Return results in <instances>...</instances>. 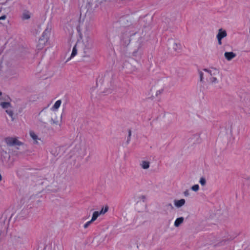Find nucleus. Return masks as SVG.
<instances>
[{
  "label": "nucleus",
  "mask_w": 250,
  "mask_h": 250,
  "mask_svg": "<svg viewBox=\"0 0 250 250\" xmlns=\"http://www.w3.org/2000/svg\"><path fill=\"white\" fill-rule=\"evenodd\" d=\"M138 18L135 12L126 14V34L127 35V51L129 54L136 56L144 42L150 39V32L147 29L138 30L137 21Z\"/></svg>",
  "instance_id": "f257e3e1"
},
{
  "label": "nucleus",
  "mask_w": 250,
  "mask_h": 250,
  "mask_svg": "<svg viewBox=\"0 0 250 250\" xmlns=\"http://www.w3.org/2000/svg\"><path fill=\"white\" fill-rule=\"evenodd\" d=\"M94 16L91 11L87 10L83 21L80 23L78 31L82 41H78L74 46L70 57L66 62L74 57L77 53L80 58H89L93 47V42L89 35L90 31L89 22L93 20Z\"/></svg>",
  "instance_id": "f03ea898"
},
{
  "label": "nucleus",
  "mask_w": 250,
  "mask_h": 250,
  "mask_svg": "<svg viewBox=\"0 0 250 250\" xmlns=\"http://www.w3.org/2000/svg\"><path fill=\"white\" fill-rule=\"evenodd\" d=\"M113 75L111 72H106L99 76L96 81V84L102 93L108 94L113 90Z\"/></svg>",
  "instance_id": "7ed1b4c3"
},
{
  "label": "nucleus",
  "mask_w": 250,
  "mask_h": 250,
  "mask_svg": "<svg viewBox=\"0 0 250 250\" xmlns=\"http://www.w3.org/2000/svg\"><path fill=\"white\" fill-rule=\"evenodd\" d=\"M6 144L5 146L8 151L13 156H19L20 153L18 151L19 146H23L24 143L20 141L17 137H7L4 140Z\"/></svg>",
  "instance_id": "20e7f679"
},
{
  "label": "nucleus",
  "mask_w": 250,
  "mask_h": 250,
  "mask_svg": "<svg viewBox=\"0 0 250 250\" xmlns=\"http://www.w3.org/2000/svg\"><path fill=\"white\" fill-rule=\"evenodd\" d=\"M52 19V13L50 12H46L43 17L42 22L39 26L41 30H43V32L41 38L45 39L47 41L51 29Z\"/></svg>",
  "instance_id": "39448f33"
},
{
  "label": "nucleus",
  "mask_w": 250,
  "mask_h": 250,
  "mask_svg": "<svg viewBox=\"0 0 250 250\" xmlns=\"http://www.w3.org/2000/svg\"><path fill=\"white\" fill-rule=\"evenodd\" d=\"M72 146L74 152L79 157H83L86 155L84 142L81 137H77L73 142Z\"/></svg>",
  "instance_id": "423d86ee"
},
{
  "label": "nucleus",
  "mask_w": 250,
  "mask_h": 250,
  "mask_svg": "<svg viewBox=\"0 0 250 250\" xmlns=\"http://www.w3.org/2000/svg\"><path fill=\"white\" fill-rule=\"evenodd\" d=\"M164 91V86L160 83H155L152 85L147 94V99L152 101L155 97L163 93Z\"/></svg>",
  "instance_id": "0eeeda50"
},
{
  "label": "nucleus",
  "mask_w": 250,
  "mask_h": 250,
  "mask_svg": "<svg viewBox=\"0 0 250 250\" xmlns=\"http://www.w3.org/2000/svg\"><path fill=\"white\" fill-rule=\"evenodd\" d=\"M10 154L5 146H2L0 147V159L2 162L7 163L8 166L11 167L13 166L12 162H9L10 159Z\"/></svg>",
  "instance_id": "6e6552de"
},
{
  "label": "nucleus",
  "mask_w": 250,
  "mask_h": 250,
  "mask_svg": "<svg viewBox=\"0 0 250 250\" xmlns=\"http://www.w3.org/2000/svg\"><path fill=\"white\" fill-rule=\"evenodd\" d=\"M203 70L209 74L210 76L209 82L211 84H214L218 83L217 78L221 75L220 71L218 69L215 68H212L211 69L205 68Z\"/></svg>",
  "instance_id": "1a4fd4ad"
},
{
  "label": "nucleus",
  "mask_w": 250,
  "mask_h": 250,
  "mask_svg": "<svg viewBox=\"0 0 250 250\" xmlns=\"http://www.w3.org/2000/svg\"><path fill=\"white\" fill-rule=\"evenodd\" d=\"M51 115H53V112L44 108L39 114L38 121L42 124H46L49 122Z\"/></svg>",
  "instance_id": "9d476101"
},
{
  "label": "nucleus",
  "mask_w": 250,
  "mask_h": 250,
  "mask_svg": "<svg viewBox=\"0 0 250 250\" xmlns=\"http://www.w3.org/2000/svg\"><path fill=\"white\" fill-rule=\"evenodd\" d=\"M12 216L8 217L6 215H2L0 219V230L1 232L6 230L9 226L10 219Z\"/></svg>",
  "instance_id": "9b49d317"
},
{
  "label": "nucleus",
  "mask_w": 250,
  "mask_h": 250,
  "mask_svg": "<svg viewBox=\"0 0 250 250\" xmlns=\"http://www.w3.org/2000/svg\"><path fill=\"white\" fill-rule=\"evenodd\" d=\"M29 134L30 137L33 140V144L36 145H41L44 144L43 139L40 137L33 130H30Z\"/></svg>",
  "instance_id": "f8f14e48"
},
{
  "label": "nucleus",
  "mask_w": 250,
  "mask_h": 250,
  "mask_svg": "<svg viewBox=\"0 0 250 250\" xmlns=\"http://www.w3.org/2000/svg\"><path fill=\"white\" fill-rule=\"evenodd\" d=\"M152 20V17L147 15L144 16L141 20V22L144 24V28L142 29H147L149 30L150 32V35H151V31L148 26L150 24Z\"/></svg>",
  "instance_id": "ddd939ff"
},
{
  "label": "nucleus",
  "mask_w": 250,
  "mask_h": 250,
  "mask_svg": "<svg viewBox=\"0 0 250 250\" xmlns=\"http://www.w3.org/2000/svg\"><path fill=\"white\" fill-rule=\"evenodd\" d=\"M146 199V197L145 195H141L138 197V200L137 201V205L138 206V210L139 212H141L146 208V205L145 204Z\"/></svg>",
  "instance_id": "4468645a"
},
{
  "label": "nucleus",
  "mask_w": 250,
  "mask_h": 250,
  "mask_svg": "<svg viewBox=\"0 0 250 250\" xmlns=\"http://www.w3.org/2000/svg\"><path fill=\"white\" fill-rule=\"evenodd\" d=\"M62 121V116H56L55 115V113L53 112V115H51L50 119L49 122L50 124L52 125H58L59 126H61Z\"/></svg>",
  "instance_id": "2eb2a0df"
},
{
  "label": "nucleus",
  "mask_w": 250,
  "mask_h": 250,
  "mask_svg": "<svg viewBox=\"0 0 250 250\" xmlns=\"http://www.w3.org/2000/svg\"><path fill=\"white\" fill-rule=\"evenodd\" d=\"M236 56V54L233 52H226L224 54L225 59L228 61H230Z\"/></svg>",
  "instance_id": "dca6fc26"
},
{
  "label": "nucleus",
  "mask_w": 250,
  "mask_h": 250,
  "mask_svg": "<svg viewBox=\"0 0 250 250\" xmlns=\"http://www.w3.org/2000/svg\"><path fill=\"white\" fill-rule=\"evenodd\" d=\"M174 203L176 207L177 208H180L185 204L186 201L184 199H181L179 200H175L174 201Z\"/></svg>",
  "instance_id": "f3484780"
},
{
  "label": "nucleus",
  "mask_w": 250,
  "mask_h": 250,
  "mask_svg": "<svg viewBox=\"0 0 250 250\" xmlns=\"http://www.w3.org/2000/svg\"><path fill=\"white\" fill-rule=\"evenodd\" d=\"M47 42V40H46L45 39H43L42 38H40L39 40V42L37 45V47L39 49H42L43 46L45 45L46 43Z\"/></svg>",
  "instance_id": "a211bd4d"
},
{
  "label": "nucleus",
  "mask_w": 250,
  "mask_h": 250,
  "mask_svg": "<svg viewBox=\"0 0 250 250\" xmlns=\"http://www.w3.org/2000/svg\"><path fill=\"white\" fill-rule=\"evenodd\" d=\"M227 35V32L223 30L222 28H220L218 30V33L217 35V38L223 39L226 37Z\"/></svg>",
  "instance_id": "6ab92c4d"
},
{
  "label": "nucleus",
  "mask_w": 250,
  "mask_h": 250,
  "mask_svg": "<svg viewBox=\"0 0 250 250\" xmlns=\"http://www.w3.org/2000/svg\"><path fill=\"white\" fill-rule=\"evenodd\" d=\"M31 15V14L29 11L24 10L22 14L21 18L23 20H28L30 18Z\"/></svg>",
  "instance_id": "aec40b11"
},
{
  "label": "nucleus",
  "mask_w": 250,
  "mask_h": 250,
  "mask_svg": "<svg viewBox=\"0 0 250 250\" xmlns=\"http://www.w3.org/2000/svg\"><path fill=\"white\" fill-rule=\"evenodd\" d=\"M184 219L183 217L178 218L176 219L174 222V226L175 227H178L181 224L184 222Z\"/></svg>",
  "instance_id": "412c9836"
},
{
  "label": "nucleus",
  "mask_w": 250,
  "mask_h": 250,
  "mask_svg": "<svg viewBox=\"0 0 250 250\" xmlns=\"http://www.w3.org/2000/svg\"><path fill=\"white\" fill-rule=\"evenodd\" d=\"M149 162L146 161H143L141 162V166L142 168L146 169L149 167Z\"/></svg>",
  "instance_id": "4be33fe9"
},
{
  "label": "nucleus",
  "mask_w": 250,
  "mask_h": 250,
  "mask_svg": "<svg viewBox=\"0 0 250 250\" xmlns=\"http://www.w3.org/2000/svg\"><path fill=\"white\" fill-rule=\"evenodd\" d=\"M61 103H62L61 100H58L57 101H56L55 102V103L52 106L51 109L53 110H57L59 108V107L60 106V105L61 104Z\"/></svg>",
  "instance_id": "5701e85b"
},
{
  "label": "nucleus",
  "mask_w": 250,
  "mask_h": 250,
  "mask_svg": "<svg viewBox=\"0 0 250 250\" xmlns=\"http://www.w3.org/2000/svg\"><path fill=\"white\" fill-rule=\"evenodd\" d=\"M0 105L3 108L8 109L11 104L9 102H0Z\"/></svg>",
  "instance_id": "b1692460"
},
{
  "label": "nucleus",
  "mask_w": 250,
  "mask_h": 250,
  "mask_svg": "<svg viewBox=\"0 0 250 250\" xmlns=\"http://www.w3.org/2000/svg\"><path fill=\"white\" fill-rule=\"evenodd\" d=\"M99 215H100L99 214V211H94L93 213L92 218L90 220L91 222H93L94 221H95Z\"/></svg>",
  "instance_id": "393cba45"
},
{
  "label": "nucleus",
  "mask_w": 250,
  "mask_h": 250,
  "mask_svg": "<svg viewBox=\"0 0 250 250\" xmlns=\"http://www.w3.org/2000/svg\"><path fill=\"white\" fill-rule=\"evenodd\" d=\"M131 135H132V131H131V130L129 129L128 130V136H127V140H126V145H128L130 143Z\"/></svg>",
  "instance_id": "a878e982"
},
{
  "label": "nucleus",
  "mask_w": 250,
  "mask_h": 250,
  "mask_svg": "<svg viewBox=\"0 0 250 250\" xmlns=\"http://www.w3.org/2000/svg\"><path fill=\"white\" fill-rule=\"evenodd\" d=\"M61 248L55 244H51L50 246V250H60Z\"/></svg>",
  "instance_id": "bb28decb"
},
{
  "label": "nucleus",
  "mask_w": 250,
  "mask_h": 250,
  "mask_svg": "<svg viewBox=\"0 0 250 250\" xmlns=\"http://www.w3.org/2000/svg\"><path fill=\"white\" fill-rule=\"evenodd\" d=\"M6 113L10 116L11 118L12 121H14L15 119V118L14 117V113L12 110L7 109L6 110Z\"/></svg>",
  "instance_id": "cd10ccee"
},
{
  "label": "nucleus",
  "mask_w": 250,
  "mask_h": 250,
  "mask_svg": "<svg viewBox=\"0 0 250 250\" xmlns=\"http://www.w3.org/2000/svg\"><path fill=\"white\" fill-rule=\"evenodd\" d=\"M108 206H106L105 207V208H103L100 211H99V215L104 214L108 211Z\"/></svg>",
  "instance_id": "c85d7f7f"
},
{
  "label": "nucleus",
  "mask_w": 250,
  "mask_h": 250,
  "mask_svg": "<svg viewBox=\"0 0 250 250\" xmlns=\"http://www.w3.org/2000/svg\"><path fill=\"white\" fill-rule=\"evenodd\" d=\"M200 183L202 186H204L206 184V179L204 177H201L200 180Z\"/></svg>",
  "instance_id": "c756f323"
},
{
  "label": "nucleus",
  "mask_w": 250,
  "mask_h": 250,
  "mask_svg": "<svg viewBox=\"0 0 250 250\" xmlns=\"http://www.w3.org/2000/svg\"><path fill=\"white\" fill-rule=\"evenodd\" d=\"M178 46H180V44L175 42H173L171 44V47L175 50L177 49V48L178 47Z\"/></svg>",
  "instance_id": "7c9ffc66"
},
{
  "label": "nucleus",
  "mask_w": 250,
  "mask_h": 250,
  "mask_svg": "<svg viewBox=\"0 0 250 250\" xmlns=\"http://www.w3.org/2000/svg\"><path fill=\"white\" fill-rule=\"evenodd\" d=\"M198 185H195L191 187V189L194 191H197L199 190Z\"/></svg>",
  "instance_id": "2f4dec72"
},
{
  "label": "nucleus",
  "mask_w": 250,
  "mask_h": 250,
  "mask_svg": "<svg viewBox=\"0 0 250 250\" xmlns=\"http://www.w3.org/2000/svg\"><path fill=\"white\" fill-rule=\"evenodd\" d=\"M166 207L167 208V209H174V207L173 206H172V205L171 204V203H168L166 205Z\"/></svg>",
  "instance_id": "473e14b6"
},
{
  "label": "nucleus",
  "mask_w": 250,
  "mask_h": 250,
  "mask_svg": "<svg viewBox=\"0 0 250 250\" xmlns=\"http://www.w3.org/2000/svg\"><path fill=\"white\" fill-rule=\"evenodd\" d=\"M199 74L200 75V81L201 82H203V73L201 71H199Z\"/></svg>",
  "instance_id": "72a5a7b5"
},
{
  "label": "nucleus",
  "mask_w": 250,
  "mask_h": 250,
  "mask_svg": "<svg viewBox=\"0 0 250 250\" xmlns=\"http://www.w3.org/2000/svg\"><path fill=\"white\" fill-rule=\"evenodd\" d=\"M92 223V222H91V221H90H90H88L87 223H86L84 225V226H83V227H84V228H85V229L87 228L88 227V226H89L91 223Z\"/></svg>",
  "instance_id": "f704fd0d"
},
{
  "label": "nucleus",
  "mask_w": 250,
  "mask_h": 250,
  "mask_svg": "<svg viewBox=\"0 0 250 250\" xmlns=\"http://www.w3.org/2000/svg\"><path fill=\"white\" fill-rule=\"evenodd\" d=\"M217 40H218V43L219 45H221L222 44V39L221 38L219 39V38H217Z\"/></svg>",
  "instance_id": "c9c22d12"
},
{
  "label": "nucleus",
  "mask_w": 250,
  "mask_h": 250,
  "mask_svg": "<svg viewBox=\"0 0 250 250\" xmlns=\"http://www.w3.org/2000/svg\"><path fill=\"white\" fill-rule=\"evenodd\" d=\"M184 194L186 196H187L189 195V192L188 190H186L184 191Z\"/></svg>",
  "instance_id": "e433bc0d"
},
{
  "label": "nucleus",
  "mask_w": 250,
  "mask_h": 250,
  "mask_svg": "<svg viewBox=\"0 0 250 250\" xmlns=\"http://www.w3.org/2000/svg\"><path fill=\"white\" fill-rule=\"evenodd\" d=\"M100 2H107L110 1L111 0H99Z\"/></svg>",
  "instance_id": "4c0bfd02"
},
{
  "label": "nucleus",
  "mask_w": 250,
  "mask_h": 250,
  "mask_svg": "<svg viewBox=\"0 0 250 250\" xmlns=\"http://www.w3.org/2000/svg\"><path fill=\"white\" fill-rule=\"evenodd\" d=\"M6 18V16L3 15L0 17V20H4Z\"/></svg>",
  "instance_id": "58836bf2"
},
{
  "label": "nucleus",
  "mask_w": 250,
  "mask_h": 250,
  "mask_svg": "<svg viewBox=\"0 0 250 250\" xmlns=\"http://www.w3.org/2000/svg\"><path fill=\"white\" fill-rule=\"evenodd\" d=\"M62 1H63L64 2H65L67 1V0H62Z\"/></svg>",
  "instance_id": "ea45409f"
},
{
  "label": "nucleus",
  "mask_w": 250,
  "mask_h": 250,
  "mask_svg": "<svg viewBox=\"0 0 250 250\" xmlns=\"http://www.w3.org/2000/svg\"><path fill=\"white\" fill-rule=\"evenodd\" d=\"M232 127H231L230 132H231V134H232Z\"/></svg>",
  "instance_id": "a19ab883"
},
{
  "label": "nucleus",
  "mask_w": 250,
  "mask_h": 250,
  "mask_svg": "<svg viewBox=\"0 0 250 250\" xmlns=\"http://www.w3.org/2000/svg\"><path fill=\"white\" fill-rule=\"evenodd\" d=\"M2 95V93L0 92V96Z\"/></svg>",
  "instance_id": "79ce46f5"
},
{
  "label": "nucleus",
  "mask_w": 250,
  "mask_h": 250,
  "mask_svg": "<svg viewBox=\"0 0 250 250\" xmlns=\"http://www.w3.org/2000/svg\"><path fill=\"white\" fill-rule=\"evenodd\" d=\"M1 100V98H0V100Z\"/></svg>",
  "instance_id": "37998d69"
}]
</instances>
